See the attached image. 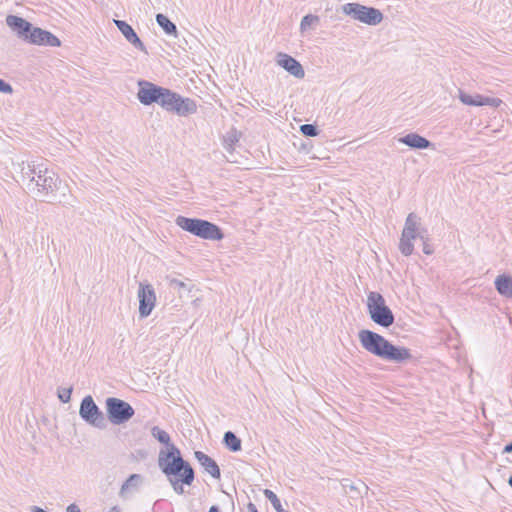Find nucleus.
Returning a JSON list of instances; mask_svg holds the SVG:
<instances>
[{"mask_svg":"<svg viewBox=\"0 0 512 512\" xmlns=\"http://www.w3.org/2000/svg\"><path fill=\"white\" fill-rule=\"evenodd\" d=\"M239 141V134L236 130H233L224 137L223 139V146L225 150L232 154L234 151L235 144Z\"/></svg>","mask_w":512,"mask_h":512,"instance_id":"obj_26","label":"nucleus"},{"mask_svg":"<svg viewBox=\"0 0 512 512\" xmlns=\"http://www.w3.org/2000/svg\"><path fill=\"white\" fill-rule=\"evenodd\" d=\"M20 178L26 189L41 201L72 205L68 185L42 164L22 163Z\"/></svg>","mask_w":512,"mask_h":512,"instance_id":"obj_1","label":"nucleus"},{"mask_svg":"<svg viewBox=\"0 0 512 512\" xmlns=\"http://www.w3.org/2000/svg\"><path fill=\"white\" fill-rule=\"evenodd\" d=\"M151 435L157 439L160 443L167 446V449L170 448L171 445V439L170 435L163 429L159 428L158 426H154L151 429Z\"/></svg>","mask_w":512,"mask_h":512,"instance_id":"obj_25","label":"nucleus"},{"mask_svg":"<svg viewBox=\"0 0 512 512\" xmlns=\"http://www.w3.org/2000/svg\"><path fill=\"white\" fill-rule=\"evenodd\" d=\"M300 131L304 136L315 137L318 135V128L313 124H303L300 126Z\"/></svg>","mask_w":512,"mask_h":512,"instance_id":"obj_30","label":"nucleus"},{"mask_svg":"<svg viewBox=\"0 0 512 512\" xmlns=\"http://www.w3.org/2000/svg\"><path fill=\"white\" fill-rule=\"evenodd\" d=\"M223 443L232 452L241 450V439L232 431H227L223 437Z\"/></svg>","mask_w":512,"mask_h":512,"instance_id":"obj_22","label":"nucleus"},{"mask_svg":"<svg viewBox=\"0 0 512 512\" xmlns=\"http://www.w3.org/2000/svg\"><path fill=\"white\" fill-rule=\"evenodd\" d=\"M358 338L361 346L369 353L396 363H402L412 358L410 350L406 347L395 346L382 335L367 329L359 332Z\"/></svg>","mask_w":512,"mask_h":512,"instance_id":"obj_2","label":"nucleus"},{"mask_svg":"<svg viewBox=\"0 0 512 512\" xmlns=\"http://www.w3.org/2000/svg\"><path fill=\"white\" fill-rule=\"evenodd\" d=\"M320 19L317 15L308 14L305 15L300 23L301 32H305L312 26H316L319 23Z\"/></svg>","mask_w":512,"mask_h":512,"instance_id":"obj_27","label":"nucleus"},{"mask_svg":"<svg viewBox=\"0 0 512 512\" xmlns=\"http://www.w3.org/2000/svg\"><path fill=\"white\" fill-rule=\"evenodd\" d=\"M156 22L167 35L177 37V27L167 16L158 13L156 15Z\"/></svg>","mask_w":512,"mask_h":512,"instance_id":"obj_21","label":"nucleus"},{"mask_svg":"<svg viewBox=\"0 0 512 512\" xmlns=\"http://www.w3.org/2000/svg\"><path fill=\"white\" fill-rule=\"evenodd\" d=\"M169 284H170L171 287L178 288V289L186 287V284L183 281L178 280L176 278L169 279Z\"/></svg>","mask_w":512,"mask_h":512,"instance_id":"obj_33","label":"nucleus"},{"mask_svg":"<svg viewBox=\"0 0 512 512\" xmlns=\"http://www.w3.org/2000/svg\"><path fill=\"white\" fill-rule=\"evenodd\" d=\"M459 100L469 106H491L499 107L502 100L499 98L487 97L480 94L470 95L462 90H459Z\"/></svg>","mask_w":512,"mask_h":512,"instance_id":"obj_13","label":"nucleus"},{"mask_svg":"<svg viewBox=\"0 0 512 512\" xmlns=\"http://www.w3.org/2000/svg\"><path fill=\"white\" fill-rule=\"evenodd\" d=\"M508 483L512 487V476L509 477Z\"/></svg>","mask_w":512,"mask_h":512,"instance_id":"obj_42","label":"nucleus"},{"mask_svg":"<svg viewBox=\"0 0 512 512\" xmlns=\"http://www.w3.org/2000/svg\"><path fill=\"white\" fill-rule=\"evenodd\" d=\"M115 25L119 29V31L123 34L125 39L133 45L134 48L144 52L147 54V49L144 43L141 41V39L136 34L135 30L132 28L131 25H129L126 21L123 20H114Z\"/></svg>","mask_w":512,"mask_h":512,"instance_id":"obj_15","label":"nucleus"},{"mask_svg":"<svg viewBox=\"0 0 512 512\" xmlns=\"http://www.w3.org/2000/svg\"><path fill=\"white\" fill-rule=\"evenodd\" d=\"M425 229H420V218L415 213L408 214L400 238L399 249L405 256L413 253L414 245L412 241L419 237L424 240Z\"/></svg>","mask_w":512,"mask_h":512,"instance_id":"obj_6","label":"nucleus"},{"mask_svg":"<svg viewBox=\"0 0 512 512\" xmlns=\"http://www.w3.org/2000/svg\"><path fill=\"white\" fill-rule=\"evenodd\" d=\"M66 510L67 512H81L80 508L75 503L70 504Z\"/></svg>","mask_w":512,"mask_h":512,"instance_id":"obj_36","label":"nucleus"},{"mask_svg":"<svg viewBox=\"0 0 512 512\" xmlns=\"http://www.w3.org/2000/svg\"><path fill=\"white\" fill-rule=\"evenodd\" d=\"M138 87L137 99L141 104L145 106H149L154 103L160 105L161 97H163L166 89L165 87L158 86L146 80H139Z\"/></svg>","mask_w":512,"mask_h":512,"instance_id":"obj_10","label":"nucleus"},{"mask_svg":"<svg viewBox=\"0 0 512 512\" xmlns=\"http://www.w3.org/2000/svg\"><path fill=\"white\" fill-rule=\"evenodd\" d=\"M194 456L196 460L199 462L201 467L209 473L213 478L219 479L221 476V471L214 459L205 454L202 451H195Z\"/></svg>","mask_w":512,"mask_h":512,"instance_id":"obj_18","label":"nucleus"},{"mask_svg":"<svg viewBox=\"0 0 512 512\" xmlns=\"http://www.w3.org/2000/svg\"><path fill=\"white\" fill-rule=\"evenodd\" d=\"M110 512H120V509L117 506L111 508Z\"/></svg>","mask_w":512,"mask_h":512,"instance_id":"obj_41","label":"nucleus"},{"mask_svg":"<svg viewBox=\"0 0 512 512\" xmlns=\"http://www.w3.org/2000/svg\"><path fill=\"white\" fill-rule=\"evenodd\" d=\"M496 291L503 297L512 298V276L500 274L494 281Z\"/></svg>","mask_w":512,"mask_h":512,"instance_id":"obj_20","label":"nucleus"},{"mask_svg":"<svg viewBox=\"0 0 512 512\" xmlns=\"http://www.w3.org/2000/svg\"><path fill=\"white\" fill-rule=\"evenodd\" d=\"M79 415L87 424L98 429H105L107 426V421L103 412L97 406L91 395H87L82 399L79 408Z\"/></svg>","mask_w":512,"mask_h":512,"instance_id":"obj_9","label":"nucleus"},{"mask_svg":"<svg viewBox=\"0 0 512 512\" xmlns=\"http://www.w3.org/2000/svg\"><path fill=\"white\" fill-rule=\"evenodd\" d=\"M31 512H47V511H45L44 509H42L38 506H33V507H31Z\"/></svg>","mask_w":512,"mask_h":512,"instance_id":"obj_39","label":"nucleus"},{"mask_svg":"<svg viewBox=\"0 0 512 512\" xmlns=\"http://www.w3.org/2000/svg\"><path fill=\"white\" fill-rule=\"evenodd\" d=\"M6 24L17 36L23 40H26L32 24L22 17L16 15H8L6 17Z\"/></svg>","mask_w":512,"mask_h":512,"instance_id":"obj_17","label":"nucleus"},{"mask_svg":"<svg viewBox=\"0 0 512 512\" xmlns=\"http://www.w3.org/2000/svg\"><path fill=\"white\" fill-rule=\"evenodd\" d=\"M264 495L271 502L272 506L274 507V509L277 512H287L286 510H284L282 508V505H281V502H280L279 498L277 497V495L273 491H271L269 489H265L264 490Z\"/></svg>","mask_w":512,"mask_h":512,"instance_id":"obj_28","label":"nucleus"},{"mask_svg":"<svg viewBox=\"0 0 512 512\" xmlns=\"http://www.w3.org/2000/svg\"><path fill=\"white\" fill-rule=\"evenodd\" d=\"M367 309L371 320L377 325L388 328L394 323V314L380 293L372 291L368 294Z\"/></svg>","mask_w":512,"mask_h":512,"instance_id":"obj_5","label":"nucleus"},{"mask_svg":"<svg viewBox=\"0 0 512 512\" xmlns=\"http://www.w3.org/2000/svg\"><path fill=\"white\" fill-rule=\"evenodd\" d=\"M139 315L141 318L148 317L155 307L156 294L151 284H139Z\"/></svg>","mask_w":512,"mask_h":512,"instance_id":"obj_11","label":"nucleus"},{"mask_svg":"<svg viewBox=\"0 0 512 512\" xmlns=\"http://www.w3.org/2000/svg\"><path fill=\"white\" fill-rule=\"evenodd\" d=\"M0 93L4 94H12L13 93V87L8 82L4 81L0 78Z\"/></svg>","mask_w":512,"mask_h":512,"instance_id":"obj_32","label":"nucleus"},{"mask_svg":"<svg viewBox=\"0 0 512 512\" xmlns=\"http://www.w3.org/2000/svg\"><path fill=\"white\" fill-rule=\"evenodd\" d=\"M72 391H73V387L72 386L66 387V388L59 387L58 390H57L58 399L62 403L70 402Z\"/></svg>","mask_w":512,"mask_h":512,"instance_id":"obj_29","label":"nucleus"},{"mask_svg":"<svg viewBox=\"0 0 512 512\" xmlns=\"http://www.w3.org/2000/svg\"><path fill=\"white\" fill-rule=\"evenodd\" d=\"M342 11L354 20L371 26L378 25L383 20V14L379 9L359 3H346L342 6Z\"/></svg>","mask_w":512,"mask_h":512,"instance_id":"obj_7","label":"nucleus"},{"mask_svg":"<svg viewBox=\"0 0 512 512\" xmlns=\"http://www.w3.org/2000/svg\"><path fill=\"white\" fill-rule=\"evenodd\" d=\"M245 512H258V509L256 507L255 504H253L252 502H249L247 505H246V510Z\"/></svg>","mask_w":512,"mask_h":512,"instance_id":"obj_35","label":"nucleus"},{"mask_svg":"<svg viewBox=\"0 0 512 512\" xmlns=\"http://www.w3.org/2000/svg\"><path fill=\"white\" fill-rule=\"evenodd\" d=\"M427 240L428 238L424 235V240L423 241V252L427 255H430L433 253V249L431 248V246L427 243Z\"/></svg>","mask_w":512,"mask_h":512,"instance_id":"obj_34","label":"nucleus"},{"mask_svg":"<svg viewBox=\"0 0 512 512\" xmlns=\"http://www.w3.org/2000/svg\"><path fill=\"white\" fill-rule=\"evenodd\" d=\"M276 62L280 67L285 69L287 72H289L296 78L301 79L305 76V71L302 65L296 59H294L292 56L288 54L281 52L278 53L276 56Z\"/></svg>","mask_w":512,"mask_h":512,"instance_id":"obj_14","label":"nucleus"},{"mask_svg":"<svg viewBox=\"0 0 512 512\" xmlns=\"http://www.w3.org/2000/svg\"><path fill=\"white\" fill-rule=\"evenodd\" d=\"M398 141L412 149H427L434 146L428 139L414 132L400 137Z\"/></svg>","mask_w":512,"mask_h":512,"instance_id":"obj_19","label":"nucleus"},{"mask_svg":"<svg viewBox=\"0 0 512 512\" xmlns=\"http://www.w3.org/2000/svg\"><path fill=\"white\" fill-rule=\"evenodd\" d=\"M208 512H220L219 507L216 505H213L209 508Z\"/></svg>","mask_w":512,"mask_h":512,"instance_id":"obj_40","label":"nucleus"},{"mask_svg":"<svg viewBox=\"0 0 512 512\" xmlns=\"http://www.w3.org/2000/svg\"><path fill=\"white\" fill-rule=\"evenodd\" d=\"M177 100L174 101L171 113L181 117H187L196 113L197 105L194 100L187 97H182L177 93Z\"/></svg>","mask_w":512,"mask_h":512,"instance_id":"obj_16","label":"nucleus"},{"mask_svg":"<svg viewBox=\"0 0 512 512\" xmlns=\"http://www.w3.org/2000/svg\"><path fill=\"white\" fill-rule=\"evenodd\" d=\"M343 487H344V488L349 487V488H350V490L359 491V487H358V486H356V485H355V484H353V483H351V484H349V485H348V484H343Z\"/></svg>","mask_w":512,"mask_h":512,"instance_id":"obj_37","label":"nucleus"},{"mask_svg":"<svg viewBox=\"0 0 512 512\" xmlns=\"http://www.w3.org/2000/svg\"><path fill=\"white\" fill-rule=\"evenodd\" d=\"M168 480H169L173 490L177 494H183L184 493L183 485H185V484L182 483V481H180L179 479H173V478H170Z\"/></svg>","mask_w":512,"mask_h":512,"instance_id":"obj_31","label":"nucleus"},{"mask_svg":"<svg viewBox=\"0 0 512 512\" xmlns=\"http://www.w3.org/2000/svg\"><path fill=\"white\" fill-rule=\"evenodd\" d=\"M25 41L35 45L50 47H58L61 44L60 40L51 32L33 26Z\"/></svg>","mask_w":512,"mask_h":512,"instance_id":"obj_12","label":"nucleus"},{"mask_svg":"<svg viewBox=\"0 0 512 512\" xmlns=\"http://www.w3.org/2000/svg\"><path fill=\"white\" fill-rule=\"evenodd\" d=\"M158 467L168 479H179L186 485H191L194 481L195 473L192 466L183 459L180 450L175 445H171L166 450H160Z\"/></svg>","mask_w":512,"mask_h":512,"instance_id":"obj_3","label":"nucleus"},{"mask_svg":"<svg viewBox=\"0 0 512 512\" xmlns=\"http://www.w3.org/2000/svg\"><path fill=\"white\" fill-rule=\"evenodd\" d=\"M142 476L140 474H132L127 480L122 484L120 489V495L123 496L126 492L131 490H137L140 484L142 483Z\"/></svg>","mask_w":512,"mask_h":512,"instance_id":"obj_23","label":"nucleus"},{"mask_svg":"<svg viewBox=\"0 0 512 512\" xmlns=\"http://www.w3.org/2000/svg\"><path fill=\"white\" fill-rule=\"evenodd\" d=\"M175 223L184 231L205 240L219 241L224 238V233L218 225L204 219L178 216Z\"/></svg>","mask_w":512,"mask_h":512,"instance_id":"obj_4","label":"nucleus"},{"mask_svg":"<svg viewBox=\"0 0 512 512\" xmlns=\"http://www.w3.org/2000/svg\"><path fill=\"white\" fill-rule=\"evenodd\" d=\"M177 93L166 88L163 94V97H161V103L160 106L162 109H164L167 112H171L172 105L175 100H177Z\"/></svg>","mask_w":512,"mask_h":512,"instance_id":"obj_24","label":"nucleus"},{"mask_svg":"<svg viewBox=\"0 0 512 512\" xmlns=\"http://www.w3.org/2000/svg\"><path fill=\"white\" fill-rule=\"evenodd\" d=\"M107 418L114 425L128 422L135 414L134 408L126 401L108 397L105 401Z\"/></svg>","mask_w":512,"mask_h":512,"instance_id":"obj_8","label":"nucleus"},{"mask_svg":"<svg viewBox=\"0 0 512 512\" xmlns=\"http://www.w3.org/2000/svg\"><path fill=\"white\" fill-rule=\"evenodd\" d=\"M504 452L512 453V441L504 447Z\"/></svg>","mask_w":512,"mask_h":512,"instance_id":"obj_38","label":"nucleus"}]
</instances>
